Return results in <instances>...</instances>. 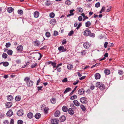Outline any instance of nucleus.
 <instances>
[{
    "mask_svg": "<svg viewBox=\"0 0 124 124\" xmlns=\"http://www.w3.org/2000/svg\"><path fill=\"white\" fill-rule=\"evenodd\" d=\"M96 87H99L101 90H103L105 88V85L102 83L98 82L96 83Z\"/></svg>",
    "mask_w": 124,
    "mask_h": 124,
    "instance_id": "obj_1",
    "label": "nucleus"
},
{
    "mask_svg": "<svg viewBox=\"0 0 124 124\" xmlns=\"http://www.w3.org/2000/svg\"><path fill=\"white\" fill-rule=\"evenodd\" d=\"M80 101L82 103L85 104L87 103V99L85 97L81 98L80 99Z\"/></svg>",
    "mask_w": 124,
    "mask_h": 124,
    "instance_id": "obj_2",
    "label": "nucleus"
},
{
    "mask_svg": "<svg viewBox=\"0 0 124 124\" xmlns=\"http://www.w3.org/2000/svg\"><path fill=\"white\" fill-rule=\"evenodd\" d=\"M91 33V31L89 29H87L84 31V34L85 36H88Z\"/></svg>",
    "mask_w": 124,
    "mask_h": 124,
    "instance_id": "obj_3",
    "label": "nucleus"
},
{
    "mask_svg": "<svg viewBox=\"0 0 124 124\" xmlns=\"http://www.w3.org/2000/svg\"><path fill=\"white\" fill-rule=\"evenodd\" d=\"M17 115L19 116H21L23 115V111L22 109H20L18 110L17 112Z\"/></svg>",
    "mask_w": 124,
    "mask_h": 124,
    "instance_id": "obj_4",
    "label": "nucleus"
},
{
    "mask_svg": "<svg viewBox=\"0 0 124 124\" xmlns=\"http://www.w3.org/2000/svg\"><path fill=\"white\" fill-rule=\"evenodd\" d=\"M23 49V47L22 45L18 46L16 48L17 50L18 51L21 52L22 51Z\"/></svg>",
    "mask_w": 124,
    "mask_h": 124,
    "instance_id": "obj_5",
    "label": "nucleus"
},
{
    "mask_svg": "<svg viewBox=\"0 0 124 124\" xmlns=\"http://www.w3.org/2000/svg\"><path fill=\"white\" fill-rule=\"evenodd\" d=\"M85 90L83 89H79L78 91V93L79 94L82 95L84 94Z\"/></svg>",
    "mask_w": 124,
    "mask_h": 124,
    "instance_id": "obj_6",
    "label": "nucleus"
},
{
    "mask_svg": "<svg viewBox=\"0 0 124 124\" xmlns=\"http://www.w3.org/2000/svg\"><path fill=\"white\" fill-rule=\"evenodd\" d=\"M13 114V113L12 110H9L7 113L6 115L7 116H11Z\"/></svg>",
    "mask_w": 124,
    "mask_h": 124,
    "instance_id": "obj_7",
    "label": "nucleus"
},
{
    "mask_svg": "<svg viewBox=\"0 0 124 124\" xmlns=\"http://www.w3.org/2000/svg\"><path fill=\"white\" fill-rule=\"evenodd\" d=\"M33 83V82L31 80H30V81H29L27 82H26L27 86H31L32 85Z\"/></svg>",
    "mask_w": 124,
    "mask_h": 124,
    "instance_id": "obj_8",
    "label": "nucleus"
},
{
    "mask_svg": "<svg viewBox=\"0 0 124 124\" xmlns=\"http://www.w3.org/2000/svg\"><path fill=\"white\" fill-rule=\"evenodd\" d=\"M34 44L35 46H38L40 44V42L38 40H36L34 42Z\"/></svg>",
    "mask_w": 124,
    "mask_h": 124,
    "instance_id": "obj_9",
    "label": "nucleus"
},
{
    "mask_svg": "<svg viewBox=\"0 0 124 124\" xmlns=\"http://www.w3.org/2000/svg\"><path fill=\"white\" fill-rule=\"evenodd\" d=\"M74 105L77 106H79L80 105V104L77 100H75L73 101Z\"/></svg>",
    "mask_w": 124,
    "mask_h": 124,
    "instance_id": "obj_10",
    "label": "nucleus"
},
{
    "mask_svg": "<svg viewBox=\"0 0 124 124\" xmlns=\"http://www.w3.org/2000/svg\"><path fill=\"white\" fill-rule=\"evenodd\" d=\"M27 117L28 118L31 119L33 117V115L32 113L29 112L27 114Z\"/></svg>",
    "mask_w": 124,
    "mask_h": 124,
    "instance_id": "obj_11",
    "label": "nucleus"
},
{
    "mask_svg": "<svg viewBox=\"0 0 124 124\" xmlns=\"http://www.w3.org/2000/svg\"><path fill=\"white\" fill-rule=\"evenodd\" d=\"M94 76L95 78L96 79H99L101 78L100 74L98 73L95 74L94 75Z\"/></svg>",
    "mask_w": 124,
    "mask_h": 124,
    "instance_id": "obj_12",
    "label": "nucleus"
},
{
    "mask_svg": "<svg viewBox=\"0 0 124 124\" xmlns=\"http://www.w3.org/2000/svg\"><path fill=\"white\" fill-rule=\"evenodd\" d=\"M84 47L85 48H88L90 46L89 43L88 42H86L84 44Z\"/></svg>",
    "mask_w": 124,
    "mask_h": 124,
    "instance_id": "obj_13",
    "label": "nucleus"
},
{
    "mask_svg": "<svg viewBox=\"0 0 124 124\" xmlns=\"http://www.w3.org/2000/svg\"><path fill=\"white\" fill-rule=\"evenodd\" d=\"M68 113L71 115H73L74 113V111L71 108H69L68 110Z\"/></svg>",
    "mask_w": 124,
    "mask_h": 124,
    "instance_id": "obj_14",
    "label": "nucleus"
},
{
    "mask_svg": "<svg viewBox=\"0 0 124 124\" xmlns=\"http://www.w3.org/2000/svg\"><path fill=\"white\" fill-rule=\"evenodd\" d=\"M12 105V103L10 102H7L6 104V106L7 108L10 107Z\"/></svg>",
    "mask_w": 124,
    "mask_h": 124,
    "instance_id": "obj_15",
    "label": "nucleus"
},
{
    "mask_svg": "<svg viewBox=\"0 0 124 124\" xmlns=\"http://www.w3.org/2000/svg\"><path fill=\"white\" fill-rule=\"evenodd\" d=\"M60 113V112L59 111L57 110L55 112L54 114V115L55 117H58L59 116Z\"/></svg>",
    "mask_w": 124,
    "mask_h": 124,
    "instance_id": "obj_16",
    "label": "nucleus"
},
{
    "mask_svg": "<svg viewBox=\"0 0 124 124\" xmlns=\"http://www.w3.org/2000/svg\"><path fill=\"white\" fill-rule=\"evenodd\" d=\"M39 15V13L37 11L35 12L34 13V15L35 18H38V17Z\"/></svg>",
    "mask_w": 124,
    "mask_h": 124,
    "instance_id": "obj_17",
    "label": "nucleus"
},
{
    "mask_svg": "<svg viewBox=\"0 0 124 124\" xmlns=\"http://www.w3.org/2000/svg\"><path fill=\"white\" fill-rule=\"evenodd\" d=\"M66 117L64 116H62L60 118V119L61 122H63L65 120Z\"/></svg>",
    "mask_w": 124,
    "mask_h": 124,
    "instance_id": "obj_18",
    "label": "nucleus"
},
{
    "mask_svg": "<svg viewBox=\"0 0 124 124\" xmlns=\"http://www.w3.org/2000/svg\"><path fill=\"white\" fill-rule=\"evenodd\" d=\"M49 64H51L53 66L54 69L56 67V63L54 62H49Z\"/></svg>",
    "mask_w": 124,
    "mask_h": 124,
    "instance_id": "obj_19",
    "label": "nucleus"
},
{
    "mask_svg": "<svg viewBox=\"0 0 124 124\" xmlns=\"http://www.w3.org/2000/svg\"><path fill=\"white\" fill-rule=\"evenodd\" d=\"M41 116V114L39 113L36 114L35 116V117L36 119H39Z\"/></svg>",
    "mask_w": 124,
    "mask_h": 124,
    "instance_id": "obj_20",
    "label": "nucleus"
},
{
    "mask_svg": "<svg viewBox=\"0 0 124 124\" xmlns=\"http://www.w3.org/2000/svg\"><path fill=\"white\" fill-rule=\"evenodd\" d=\"M14 10V9L13 8L10 7L8 8V12L10 13L12 12Z\"/></svg>",
    "mask_w": 124,
    "mask_h": 124,
    "instance_id": "obj_21",
    "label": "nucleus"
},
{
    "mask_svg": "<svg viewBox=\"0 0 124 124\" xmlns=\"http://www.w3.org/2000/svg\"><path fill=\"white\" fill-rule=\"evenodd\" d=\"M80 108L82 111H85L86 110V108L85 106L82 104L80 105Z\"/></svg>",
    "mask_w": 124,
    "mask_h": 124,
    "instance_id": "obj_22",
    "label": "nucleus"
},
{
    "mask_svg": "<svg viewBox=\"0 0 124 124\" xmlns=\"http://www.w3.org/2000/svg\"><path fill=\"white\" fill-rule=\"evenodd\" d=\"M73 68V66L70 64H68L67 66V68L68 70H71Z\"/></svg>",
    "mask_w": 124,
    "mask_h": 124,
    "instance_id": "obj_23",
    "label": "nucleus"
},
{
    "mask_svg": "<svg viewBox=\"0 0 124 124\" xmlns=\"http://www.w3.org/2000/svg\"><path fill=\"white\" fill-rule=\"evenodd\" d=\"M71 90V89L69 88L68 87L65 90L64 92V93H66L69 91H70Z\"/></svg>",
    "mask_w": 124,
    "mask_h": 124,
    "instance_id": "obj_24",
    "label": "nucleus"
},
{
    "mask_svg": "<svg viewBox=\"0 0 124 124\" xmlns=\"http://www.w3.org/2000/svg\"><path fill=\"white\" fill-rule=\"evenodd\" d=\"M56 22V20L54 19L50 21V23L51 24L54 25L55 24Z\"/></svg>",
    "mask_w": 124,
    "mask_h": 124,
    "instance_id": "obj_25",
    "label": "nucleus"
},
{
    "mask_svg": "<svg viewBox=\"0 0 124 124\" xmlns=\"http://www.w3.org/2000/svg\"><path fill=\"white\" fill-rule=\"evenodd\" d=\"M104 73L108 75L110 73V71L109 70L107 69L105 70L104 71Z\"/></svg>",
    "mask_w": 124,
    "mask_h": 124,
    "instance_id": "obj_26",
    "label": "nucleus"
},
{
    "mask_svg": "<svg viewBox=\"0 0 124 124\" xmlns=\"http://www.w3.org/2000/svg\"><path fill=\"white\" fill-rule=\"evenodd\" d=\"M21 97L20 96H17L15 98V100L17 101H19L21 99Z\"/></svg>",
    "mask_w": 124,
    "mask_h": 124,
    "instance_id": "obj_27",
    "label": "nucleus"
},
{
    "mask_svg": "<svg viewBox=\"0 0 124 124\" xmlns=\"http://www.w3.org/2000/svg\"><path fill=\"white\" fill-rule=\"evenodd\" d=\"M50 101L52 104H55L56 102V99L54 98L52 99Z\"/></svg>",
    "mask_w": 124,
    "mask_h": 124,
    "instance_id": "obj_28",
    "label": "nucleus"
},
{
    "mask_svg": "<svg viewBox=\"0 0 124 124\" xmlns=\"http://www.w3.org/2000/svg\"><path fill=\"white\" fill-rule=\"evenodd\" d=\"M8 100L9 101H11L13 99V96L11 95H9L7 96Z\"/></svg>",
    "mask_w": 124,
    "mask_h": 124,
    "instance_id": "obj_29",
    "label": "nucleus"
},
{
    "mask_svg": "<svg viewBox=\"0 0 124 124\" xmlns=\"http://www.w3.org/2000/svg\"><path fill=\"white\" fill-rule=\"evenodd\" d=\"M62 109L64 112H66L68 110L67 107L65 106H64L62 107Z\"/></svg>",
    "mask_w": 124,
    "mask_h": 124,
    "instance_id": "obj_30",
    "label": "nucleus"
},
{
    "mask_svg": "<svg viewBox=\"0 0 124 124\" xmlns=\"http://www.w3.org/2000/svg\"><path fill=\"white\" fill-rule=\"evenodd\" d=\"M91 23L90 22L87 21L85 23V26L86 27L90 26L91 25Z\"/></svg>",
    "mask_w": 124,
    "mask_h": 124,
    "instance_id": "obj_31",
    "label": "nucleus"
},
{
    "mask_svg": "<svg viewBox=\"0 0 124 124\" xmlns=\"http://www.w3.org/2000/svg\"><path fill=\"white\" fill-rule=\"evenodd\" d=\"M7 53L9 55H11L12 54L13 51L12 50L10 49L8 51Z\"/></svg>",
    "mask_w": 124,
    "mask_h": 124,
    "instance_id": "obj_32",
    "label": "nucleus"
},
{
    "mask_svg": "<svg viewBox=\"0 0 124 124\" xmlns=\"http://www.w3.org/2000/svg\"><path fill=\"white\" fill-rule=\"evenodd\" d=\"M77 97V96L76 95H73L71 96L70 98L71 100H73L75 99H76Z\"/></svg>",
    "mask_w": 124,
    "mask_h": 124,
    "instance_id": "obj_33",
    "label": "nucleus"
},
{
    "mask_svg": "<svg viewBox=\"0 0 124 124\" xmlns=\"http://www.w3.org/2000/svg\"><path fill=\"white\" fill-rule=\"evenodd\" d=\"M81 15L84 18L83 19V21H84L85 20V19H88V17L87 16H85V14L84 13H83L82 14H81Z\"/></svg>",
    "mask_w": 124,
    "mask_h": 124,
    "instance_id": "obj_34",
    "label": "nucleus"
},
{
    "mask_svg": "<svg viewBox=\"0 0 124 124\" xmlns=\"http://www.w3.org/2000/svg\"><path fill=\"white\" fill-rule=\"evenodd\" d=\"M55 16V14L53 12L50 13L49 14L50 17L51 18H54Z\"/></svg>",
    "mask_w": 124,
    "mask_h": 124,
    "instance_id": "obj_35",
    "label": "nucleus"
},
{
    "mask_svg": "<svg viewBox=\"0 0 124 124\" xmlns=\"http://www.w3.org/2000/svg\"><path fill=\"white\" fill-rule=\"evenodd\" d=\"M2 57L4 59L6 58L8 56V55L7 54L5 53H4L2 55Z\"/></svg>",
    "mask_w": 124,
    "mask_h": 124,
    "instance_id": "obj_36",
    "label": "nucleus"
},
{
    "mask_svg": "<svg viewBox=\"0 0 124 124\" xmlns=\"http://www.w3.org/2000/svg\"><path fill=\"white\" fill-rule=\"evenodd\" d=\"M71 3V2L69 0H67L65 2L66 4L68 5H70Z\"/></svg>",
    "mask_w": 124,
    "mask_h": 124,
    "instance_id": "obj_37",
    "label": "nucleus"
},
{
    "mask_svg": "<svg viewBox=\"0 0 124 124\" xmlns=\"http://www.w3.org/2000/svg\"><path fill=\"white\" fill-rule=\"evenodd\" d=\"M3 65L4 66L6 67L9 65V63L8 62H3Z\"/></svg>",
    "mask_w": 124,
    "mask_h": 124,
    "instance_id": "obj_38",
    "label": "nucleus"
},
{
    "mask_svg": "<svg viewBox=\"0 0 124 124\" xmlns=\"http://www.w3.org/2000/svg\"><path fill=\"white\" fill-rule=\"evenodd\" d=\"M77 11L80 12H83V10L81 8H77Z\"/></svg>",
    "mask_w": 124,
    "mask_h": 124,
    "instance_id": "obj_39",
    "label": "nucleus"
},
{
    "mask_svg": "<svg viewBox=\"0 0 124 124\" xmlns=\"http://www.w3.org/2000/svg\"><path fill=\"white\" fill-rule=\"evenodd\" d=\"M64 49V47L62 46H61L59 47L58 48V49L60 51H62V50L63 51V50Z\"/></svg>",
    "mask_w": 124,
    "mask_h": 124,
    "instance_id": "obj_40",
    "label": "nucleus"
},
{
    "mask_svg": "<svg viewBox=\"0 0 124 124\" xmlns=\"http://www.w3.org/2000/svg\"><path fill=\"white\" fill-rule=\"evenodd\" d=\"M18 14L20 15H22L23 14V11L22 10H18Z\"/></svg>",
    "mask_w": 124,
    "mask_h": 124,
    "instance_id": "obj_41",
    "label": "nucleus"
},
{
    "mask_svg": "<svg viewBox=\"0 0 124 124\" xmlns=\"http://www.w3.org/2000/svg\"><path fill=\"white\" fill-rule=\"evenodd\" d=\"M30 78L29 77H27L25 78L24 79V81L26 82H27L29 81H30Z\"/></svg>",
    "mask_w": 124,
    "mask_h": 124,
    "instance_id": "obj_42",
    "label": "nucleus"
},
{
    "mask_svg": "<svg viewBox=\"0 0 124 124\" xmlns=\"http://www.w3.org/2000/svg\"><path fill=\"white\" fill-rule=\"evenodd\" d=\"M46 36L47 37H49L50 36V33L48 32H47L45 34Z\"/></svg>",
    "mask_w": 124,
    "mask_h": 124,
    "instance_id": "obj_43",
    "label": "nucleus"
},
{
    "mask_svg": "<svg viewBox=\"0 0 124 124\" xmlns=\"http://www.w3.org/2000/svg\"><path fill=\"white\" fill-rule=\"evenodd\" d=\"M118 74L120 75H122L123 74V72L122 70H118Z\"/></svg>",
    "mask_w": 124,
    "mask_h": 124,
    "instance_id": "obj_44",
    "label": "nucleus"
},
{
    "mask_svg": "<svg viewBox=\"0 0 124 124\" xmlns=\"http://www.w3.org/2000/svg\"><path fill=\"white\" fill-rule=\"evenodd\" d=\"M100 3L99 2H98L96 3L95 5V6L96 8H98L100 7Z\"/></svg>",
    "mask_w": 124,
    "mask_h": 124,
    "instance_id": "obj_45",
    "label": "nucleus"
},
{
    "mask_svg": "<svg viewBox=\"0 0 124 124\" xmlns=\"http://www.w3.org/2000/svg\"><path fill=\"white\" fill-rule=\"evenodd\" d=\"M77 87H78L77 86H76L75 87V88H74L73 90L70 93V95H71L73 94V93L74 92V91L76 90Z\"/></svg>",
    "mask_w": 124,
    "mask_h": 124,
    "instance_id": "obj_46",
    "label": "nucleus"
},
{
    "mask_svg": "<svg viewBox=\"0 0 124 124\" xmlns=\"http://www.w3.org/2000/svg\"><path fill=\"white\" fill-rule=\"evenodd\" d=\"M11 45V44L10 43H6L5 46L6 47L8 48L10 47Z\"/></svg>",
    "mask_w": 124,
    "mask_h": 124,
    "instance_id": "obj_47",
    "label": "nucleus"
},
{
    "mask_svg": "<svg viewBox=\"0 0 124 124\" xmlns=\"http://www.w3.org/2000/svg\"><path fill=\"white\" fill-rule=\"evenodd\" d=\"M86 50H83L82 52H81V54L82 55H84L86 54Z\"/></svg>",
    "mask_w": 124,
    "mask_h": 124,
    "instance_id": "obj_48",
    "label": "nucleus"
},
{
    "mask_svg": "<svg viewBox=\"0 0 124 124\" xmlns=\"http://www.w3.org/2000/svg\"><path fill=\"white\" fill-rule=\"evenodd\" d=\"M37 63H35L34 64H33L31 65V67L32 68H34L37 66Z\"/></svg>",
    "mask_w": 124,
    "mask_h": 124,
    "instance_id": "obj_49",
    "label": "nucleus"
},
{
    "mask_svg": "<svg viewBox=\"0 0 124 124\" xmlns=\"http://www.w3.org/2000/svg\"><path fill=\"white\" fill-rule=\"evenodd\" d=\"M51 4V3L49 1H47L46 2V6H49Z\"/></svg>",
    "mask_w": 124,
    "mask_h": 124,
    "instance_id": "obj_50",
    "label": "nucleus"
},
{
    "mask_svg": "<svg viewBox=\"0 0 124 124\" xmlns=\"http://www.w3.org/2000/svg\"><path fill=\"white\" fill-rule=\"evenodd\" d=\"M73 33V31L72 30L69 32V33H68V35L69 36H71L72 34Z\"/></svg>",
    "mask_w": 124,
    "mask_h": 124,
    "instance_id": "obj_51",
    "label": "nucleus"
},
{
    "mask_svg": "<svg viewBox=\"0 0 124 124\" xmlns=\"http://www.w3.org/2000/svg\"><path fill=\"white\" fill-rule=\"evenodd\" d=\"M74 9H72L71 10L70 12V14L71 15V16L73 15H74V14L73 13V12L74 11Z\"/></svg>",
    "mask_w": 124,
    "mask_h": 124,
    "instance_id": "obj_52",
    "label": "nucleus"
},
{
    "mask_svg": "<svg viewBox=\"0 0 124 124\" xmlns=\"http://www.w3.org/2000/svg\"><path fill=\"white\" fill-rule=\"evenodd\" d=\"M48 108H44V112L46 113H47L48 112Z\"/></svg>",
    "mask_w": 124,
    "mask_h": 124,
    "instance_id": "obj_53",
    "label": "nucleus"
},
{
    "mask_svg": "<svg viewBox=\"0 0 124 124\" xmlns=\"http://www.w3.org/2000/svg\"><path fill=\"white\" fill-rule=\"evenodd\" d=\"M18 124H22L23 123V121L21 120H18L17 122Z\"/></svg>",
    "mask_w": 124,
    "mask_h": 124,
    "instance_id": "obj_54",
    "label": "nucleus"
},
{
    "mask_svg": "<svg viewBox=\"0 0 124 124\" xmlns=\"http://www.w3.org/2000/svg\"><path fill=\"white\" fill-rule=\"evenodd\" d=\"M4 124H9V122L7 120H5L3 122Z\"/></svg>",
    "mask_w": 124,
    "mask_h": 124,
    "instance_id": "obj_55",
    "label": "nucleus"
},
{
    "mask_svg": "<svg viewBox=\"0 0 124 124\" xmlns=\"http://www.w3.org/2000/svg\"><path fill=\"white\" fill-rule=\"evenodd\" d=\"M79 81L78 80H77V81H76L75 82H74L73 83V84L74 85H77L78 83L79 82Z\"/></svg>",
    "mask_w": 124,
    "mask_h": 124,
    "instance_id": "obj_56",
    "label": "nucleus"
},
{
    "mask_svg": "<svg viewBox=\"0 0 124 124\" xmlns=\"http://www.w3.org/2000/svg\"><path fill=\"white\" fill-rule=\"evenodd\" d=\"M58 32L57 31H54V35L55 36H56L58 35Z\"/></svg>",
    "mask_w": 124,
    "mask_h": 124,
    "instance_id": "obj_57",
    "label": "nucleus"
},
{
    "mask_svg": "<svg viewBox=\"0 0 124 124\" xmlns=\"http://www.w3.org/2000/svg\"><path fill=\"white\" fill-rule=\"evenodd\" d=\"M42 87L43 86H42L37 87V88H38V90L39 91L41 90V89L42 88Z\"/></svg>",
    "mask_w": 124,
    "mask_h": 124,
    "instance_id": "obj_58",
    "label": "nucleus"
},
{
    "mask_svg": "<svg viewBox=\"0 0 124 124\" xmlns=\"http://www.w3.org/2000/svg\"><path fill=\"white\" fill-rule=\"evenodd\" d=\"M108 43L107 42H105L104 44V47L106 48L107 47V45L108 44Z\"/></svg>",
    "mask_w": 124,
    "mask_h": 124,
    "instance_id": "obj_59",
    "label": "nucleus"
},
{
    "mask_svg": "<svg viewBox=\"0 0 124 124\" xmlns=\"http://www.w3.org/2000/svg\"><path fill=\"white\" fill-rule=\"evenodd\" d=\"M78 20L80 21H81L82 19V18L81 16H79L78 18Z\"/></svg>",
    "mask_w": 124,
    "mask_h": 124,
    "instance_id": "obj_60",
    "label": "nucleus"
},
{
    "mask_svg": "<svg viewBox=\"0 0 124 124\" xmlns=\"http://www.w3.org/2000/svg\"><path fill=\"white\" fill-rule=\"evenodd\" d=\"M81 25L82 24L81 23H79L78 24V26L77 27L76 29L78 30L79 28H80Z\"/></svg>",
    "mask_w": 124,
    "mask_h": 124,
    "instance_id": "obj_61",
    "label": "nucleus"
},
{
    "mask_svg": "<svg viewBox=\"0 0 124 124\" xmlns=\"http://www.w3.org/2000/svg\"><path fill=\"white\" fill-rule=\"evenodd\" d=\"M62 44L64 45L66 44V40H65L62 41Z\"/></svg>",
    "mask_w": 124,
    "mask_h": 124,
    "instance_id": "obj_62",
    "label": "nucleus"
},
{
    "mask_svg": "<svg viewBox=\"0 0 124 124\" xmlns=\"http://www.w3.org/2000/svg\"><path fill=\"white\" fill-rule=\"evenodd\" d=\"M67 81V78H64L62 80V82H66Z\"/></svg>",
    "mask_w": 124,
    "mask_h": 124,
    "instance_id": "obj_63",
    "label": "nucleus"
},
{
    "mask_svg": "<svg viewBox=\"0 0 124 124\" xmlns=\"http://www.w3.org/2000/svg\"><path fill=\"white\" fill-rule=\"evenodd\" d=\"M85 77H86V76H82L80 78H79V79L80 80H82L83 79H84L85 78Z\"/></svg>",
    "mask_w": 124,
    "mask_h": 124,
    "instance_id": "obj_64",
    "label": "nucleus"
}]
</instances>
